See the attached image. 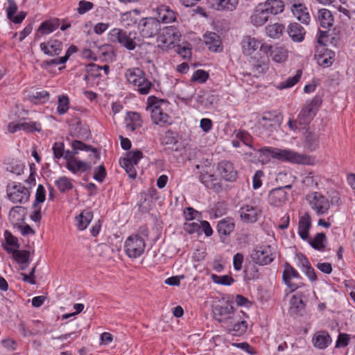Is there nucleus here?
<instances>
[{"label": "nucleus", "mask_w": 355, "mask_h": 355, "mask_svg": "<svg viewBox=\"0 0 355 355\" xmlns=\"http://www.w3.org/2000/svg\"><path fill=\"white\" fill-rule=\"evenodd\" d=\"M269 17V15L266 12L262 5L259 3L251 15L250 21L253 25L260 26L263 25L268 20Z\"/></svg>", "instance_id": "obj_25"}, {"label": "nucleus", "mask_w": 355, "mask_h": 355, "mask_svg": "<svg viewBox=\"0 0 355 355\" xmlns=\"http://www.w3.org/2000/svg\"><path fill=\"white\" fill-rule=\"evenodd\" d=\"M261 4L269 16L281 13L284 8V2L282 0H267L265 3Z\"/></svg>", "instance_id": "obj_29"}, {"label": "nucleus", "mask_w": 355, "mask_h": 355, "mask_svg": "<svg viewBox=\"0 0 355 355\" xmlns=\"http://www.w3.org/2000/svg\"><path fill=\"white\" fill-rule=\"evenodd\" d=\"M13 256L18 263L22 264L28 262L30 253L27 250H15Z\"/></svg>", "instance_id": "obj_52"}, {"label": "nucleus", "mask_w": 355, "mask_h": 355, "mask_svg": "<svg viewBox=\"0 0 355 355\" xmlns=\"http://www.w3.org/2000/svg\"><path fill=\"white\" fill-rule=\"evenodd\" d=\"M247 327L246 321L242 320L238 313L235 315L234 319L227 324V331L233 336H241L246 331Z\"/></svg>", "instance_id": "obj_19"}, {"label": "nucleus", "mask_w": 355, "mask_h": 355, "mask_svg": "<svg viewBox=\"0 0 355 355\" xmlns=\"http://www.w3.org/2000/svg\"><path fill=\"white\" fill-rule=\"evenodd\" d=\"M120 164L123 168H125L126 173L128 174L130 178L134 179L136 178L137 171L135 168V166H136L135 164L125 163V162L123 161H120Z\"/></svg>", "instance_id": "obj_56"}, {"label": "nucleus", "mask_w": 355, "mask_h": 355, "mask_svg": "<svg viewBox=\"0 0 355 355\" xmlns=\"http://www.w3.org/2000/svg\"><path fill=\"white\" fill-rule=\"evenodd\" d=\"M25 214V207L21 206L14 207L9 212V220L13 224H17L24 220Z\"/></svg>", "instance_id": "obj_38"}, {"label": "nucleus", "mask_w": 355, "mask_h": 355, "mask_svg": "<svg viewBox=\"0 0 355 355\" xmlns=\"http://www.w3.org/2000/svg\"><path fill=\"white\" fill-rule=\"evenodd\" d=\"M312 342L315 347L324 349L331 344V338L328 332L319 331L313 335Z\"/></svg>", "instance_id": "obj_26"}, {"label": "nucleus", "mask_w": 355, "mask_h": 355, "mask_svg": "<svg viewBox=\"0 0 355 355\" xmlns=\"http://www.w3.org/2000/svg\"><path fill=\"white\" fill-rule=\"evenodd\" d=\"M71 147L72 149L74 150V153L76 154L78 153L79 150L92 151L94 153V156L96 159H98L100 158V155L96 148H93L92 146L84 144L83 141L74 140L71 143Z\"/></svg>", "instance_id": "obj_40"}, {"label": "nucleus", "mask_w": 355, "mask_h": 355, "mask_svg": "<svg viewBox=\"0 0 355 355\" xmlns=\"http://www.w3.org/2000/svg\"><path fill=\"white\" fill-rule=\"evenodd\" d=\"M24 166L19 162H12L7 167V171L16 174L21 175L24 172Z\"/></svg>", "instance_id": "obj_53"}, {"label": "nucleus", "mask_w": 355, "mask_h": 355, "mask_svg": "<svg viewBox=\"0 0 355 355\" xmlns=\"http://www.w3.org/2000/svg\"><path fill=\"white\" fill-rule=\"evenodd\" d=\"M21 130H26L28 132H33V131L40 132L41 130V125L40 123H37V122L21 123Z\"/></svg>", "instance_id": "obj_55"}, {"label": "nucleus", "mask_w": 355, "mask_h": 355, "mask_svg": "<svg viewBox=\"0 0 355 355\" xmlns=\"http://www.w3.org/2000/svg\"><path fill=\"white\" fill-rule=\"evenodd\" d=\"M311 226V218L308 214H305L300 217L299 220L298 233L302 239H308Z\"/></svg>", "instance_id": "obj_30"}, {"label": "nucleus", "mask_w": 355, "mask_h": 355, "mask_svg": "<svg viewBox=\"0 0 355 355\" xmlns=\"http://www.w3.org/2000/svg\"><path fill=\"white\" fill-rule=\"evenodd\" d=\"M284 26L282 24L275 23L272 25H268L266 27V33L271 38H279L283 33Z\"/></svg>", "instance_id": "obj_44"}, {"label": "nucleus", "mask_w": 355, "mask_h": 355, "mask_svg": "<svg viewBox=\"0 0 355 355\" xmlns=\"http://www.w3.org/2000/svg\"><path fill=\"white\" fill-rule=\"evenodd\" d=\"M243 262V255L241 253L237 252L233 257V266L236 270H240L242 268Z\"/></svg>", "instance_id": "obj_64"}, {"label": "nucleus", "mask_w": 355, "mask_h": 355, "mask_svg": "<svg viewBox=\"0 0 355 355\" xmlns=\"http://www.w3.org/2000/svg\"><path fill=\"white\" fill-rule=\"evenodd\" d=\"M55 184L61 193H67L73 188L71 180L65 176L59 178L55 181Z\"/></svg>", "instance_id": "obj_43"}, {"label": "nucleus", "mask_w": 355, "mask_h": 355, "mask_svg": "<svg viewBox=\"0 0 355 355\" xmlns=\"http://www.w3.org/2000/svg\"><path fill=\"white\" fill-rule=\"evenodd\" d=\"M29 99L35 104L44 103L49 101V93L45 90L36 92L29 96Z\"/></svg>", "instance_id": "obj_47"}, {"label": "nucleus", "mask_w": 355, "mask_h": 355, "mask_svg": "<svg viewBox=\"0 0 355 355\" xmlns=\"http://www.w3.org/2000/svg\"><path fill=\"white\" fill-rule=\"evenodd\" d=\"M279 116L270 112L265 114L258 122V132L261 137L268 138L277 130L279 125Z\"/></svg>", "instance_id": "obj_5"}, {"label": "nucleus", "mask_w": 355, "mask_h": 355, "mask_svg": "<svg viewBox=\"0 0 355 355\" xmlns=\"http://www.w3.org/2000/svg\"><path fill=\"white\" fill-rule=\"evenodd\" d=\"M306 200L318 215L327 214L330 208L328 198L319 192L309 193L306 196Z\"/></svg>", "instance_id": "obj_8"}, {"label": "nucleus", "mask_w": 355, "mask_h": 355, "mask_svg": "<svg viewBox=\"0 0 355 355\" xmlns=\"http://www.w3.org/2000/svg\"><path fill=\"white\" fill-rule=\"evenodd\" d=\"M261 49L264 51H270L272 60L278 63L284 62L288 57V51L283 46L261 45Z\"/></svg>", "instance_id": "obj_18"}, {"label": "nucleus", "mask_w": 355, "mask_h": 355, "mask_svg": "<svg viewBox=\"0 0 355 355\" xmlns=\"http://www.w3.org/2000/svg\"><path fill=\"white\" fill-rule=\"evenodd\" d=\"M287 33L294 42H302L306 35L304 27L297 22L291 23L288 26Z\"/></svg>", "instance_id": "obj_23"}, {"label": "nucleus", "mask_w": 355, "mask_h": 355, "mask_svg": "<svg viewBox=\"0 0 355 355\" xmlns=\"http://www.w3.org/2000/svg\"><path fill=\"white\" fill-rule=\"evenodd\" d=\"M289 313L291 315H302L304 311L306 303L301 293L293 295L290 300Z\"/></svg>", "instance_id": "obj_22"}, {"label": "nucleus", "mask_w": 355, "mask_h": 355, "mask_svg": "<svg viewBox=\"0 0 355 355\" xmlns=\"http://www.w3.org/2000/svg\"><path fill=\"white\" fill-rule=\"evenodd\" d=\"M211 279L216 284L225 285V286H230L234 282V279L230 276H228V275L218 276L215 274H213L211 275Z\"/></svg>", "instance_id": "obj_50"}, {"label": "nucleus", "mask_w": 355, "mask_h": 355, "mask_svg": "<svg viewBox=\"0 0 355 355\" xmlns=\"http://www.w3.org/2000/svg\"><path fill=\"white\" fill-rule=\"evenodd\" d=\"M204 41L210 50L213 51H222V42L217 33L214 32L206 33L204 35Z\"/></svg>", "instance_id": "obj_27"}, {"label": "nucleus", "mask_w": 355, "mask_h": 355, "mask_svg": "<svg viewBox=\"0 0 355 355\" xmlns=\"http://www.w3.org/2000/svg\"><path fill=\"white\" fill-rule=\"evenodd\" d=\"M305 146L313 151L315 150L319 144V136L311 131L307 130L304 135Z\"/></svg>", "instance_id": "obj_39"}, {"label": "nucleus", "mask_w": 355, "mask_h": 355, "mask_svg": "<svg viewBox=\"0 0 355 355\" xmlns=\"http://www.w3.org/2000/svg\"><path fill=\"white\" fill-rule=\"evenodd\" d=\"M241 46L243 54L246 55H251L259 48L261 49V46L258 40L249 35H246L243 37L241 41Z\"/></svg>", "instance_id": "obj_24"}, {"label": "nucleus", "mask_w": 355, "mask_h": 355, "mask_svg": "<svg viewBox=\"0 0 355 355\" xmlns=\"http://www.w3.org/2000/svg\"><path fill=\"white\" fill-rule=\"evenodd\" d=\"M142 157L143 153L141 150H131L128 152L125 157L123 158L121 161L137 165Z\"/></svg>", "instance_id": "obj_46"}, {"label": "nucleus", "mask_w": 355, "mask_h": 355, "mask_svg": "<svg viewBox=\"0 0 355 355\" xmlns=\"http://www.w3.org/2000/svg\"><path fill=\"white\" fill-rule=\"evenodd\" d=\"M291 184H287L271 190L268 194V202L270 205L274 207L283 205L287 200V193L284 189H291Z\"/></svg>", "instance_id": "obj_16"}, {"label": "nucleus", "mask_w": 355, "mask_h": 355, "mask_svg": "<svg viewBox=\"0 0 355 355\" xmlns=\"http://www.w3.org/2000/svg\"><path fill=\"white\" fill-rule=\"evenodd\" d=\"M293 16L301 23L308 25L311 21V15L309 9L305 4L300 6L297 8L293 10Z\"/></svg>", "instance_id": "obj_33"}, {"label": "nucleus", "mask_w": 355, "mask_h": 355, "mask_svg": "<svg viewBox=\"0 0 355 355\" xmlns=\"http://www.w3.org/2000/svg\"><path fill=\"white\" fill-rule=\"evenodd\" d=\"M235 224L231 218L220 220L217 225V231L220 236H228L234 230Z\"/></svg>", "instance_id": "obj_32"}, {"label": "nucleus", "mask_w": 355, "mask_h": 355, "mask_svg": "<svg viewBox=\"0 0 355 355\" xmlns=\"http://www.w3.org/2000/svg\"><path fill=\"white\" fill-rule=\"evenodd\" d=\"M147 110L151 113V119L153 122L158 125L163 126L171 124V118L169 115L164 112L161 105L165 103L162 99H159L155 96H150L148 98Z\"/></svg>", "instance_id": "obj_3"}, {"label": "nucleus", "mask_w": 355, "mask_h": 355, "mask_svg": "<svg viewBox=\"0 0 355 355\" xmlns=\"http://www.w3.org/2000/svg\"><path fill=\"white\" fill-rule=\"evenodd\" d=\"M7 195L13 203H24L29 200L31 193L26 187L18 184L10 188L8 187Z\"/></svg>", "instance_id": "obj_13"}, {"label": "nucleus", "mask_w": 355, "mask_h": 355, "mask_svg": "<svg viewBox=\"0 0 355 355\" xmlns=\"http://www.w3.org/2000/svg\"><path fill=\"white\" fill-rule=\"evenodd\" d=\"M157 17L164 24L172 23L176 21L178 13L168 6L162 4L156 8Z\"/></svg>", "instance_id": "obj_20"}, {"label": "nucleus", "mask_w": 355, "mask_h": 355, "mask_svg": "<svg viewBox=\"0 0 355 355\" xmlns=\"http://www.w3.org/2000/svg\"><path fill=\"white\" fill-rule=\"evenodd\" d=\"M282 277L284 283L291 290V292L295 291L297 288L300 287V283L292 282V279H300V276L297 271L288 263H286L284 265V270L283 271Z\"/></svg>", "instance_id": "obj_17"}, {"label": "nucleus", "mask_w": 355, "mask_h": 355, "mask_svg": "<svg viewBox=\"0 0 355 355\" xmlns=\"http://www.w3.org/2000/svg\"><path fill=\"white\" fill-rule=\"evenodd\" d=\"M101 68H100V65L95 63H91L87 66V71L92 76H101Z\"/></svg>", "instance_id": "obj_62"}, {"label": "nucleus", "mask_w": 355, "mask_h": 355, "mask_svg": "<svg viewBox=\"0 0 355 355\" xmlns=\"http://www.w3.org/2000/svg\"><path fill=\"white\" fill-rule=\"evenodd\" d=\"M331 54H333V53L330 51L329 54L327 55L324 54L320 55L318 58L319 64L323 66L324 67L330 66L334 62L333 56Z\"/></svg>", "instance_id": "obj_58"}, {"label": "nucleus", "mask_w": 355, "mask_h": 355, "mask_svg": "<svg viewBox=\"0 0 355 355\" xmlns=\"http://www.w3.org/2000/svg\"><path fill=\"white\" fill-rule=\"evenodd\" d=\"M59 26L58 20L46 21L41 24L38 28V31L43 35H47L58 28Z\"/></svg>", "instance_id": "obj_42"}, {"label": "nucleus", "mask_w": 355, "mask_h": 355, "mask_svg": "<svg viewBox=\"0 0 355 355\" xmlns=\"http://www.w3.org/2000/svg\"><path fill=\"white\" fill-rule=\"evenodd\" d=\"M209 78V74L204 70L198 69L194 72L191 80L200 83H205Z\"/></svg>", "instance_id": "obj_54"}, {"label": "nucleus", "mask_w": 355, "mask_h": 355, "mask_svg": "<svg viewBox=\"0 0 355 355\" xmlns=\"http://www.w3.org/2000/svg\"><path fill=\"white\" fill-rule=\"evenodd\" d=\"M54 157L60 159L64 155V144L62 142H55L53 146Z\"/></svg>", "instance_id": "obj_59"}, {"label": "nucleus", "mask_w": 355, "mask_h": 355, "mask_svg": "<svg viewBox=\"0 0 355 355\" xmlns=\"http://www.w3.org/2000/svg\"><path fill=\"white\" fill-rule=\"evenodd\" d=\"M137 33L135 31L127 32L120 28H113L110 35L113 41L118 42L122 46L129 51L135 49L137 44L135 40Z\"/></svg>", "instance_id": "obj_4"}, {"label": "nucleus", "mask_w": 355, "mask_h": 355, "mask_svg": "<svg viewBox=\"0 0 355 355\" xmlns=\"http://www.w3.org/2000/svg\"><path fill=\"white\" fill-rule=\"evenodd\" d=\"M252 261L261 266L270 263L275 259L270 245H261L256 247L251 253Z\"/></svg>", "instance_id": "obj_12"}, {"label": "nucleus", "mask_w": 355, "mask_h": 355, "mask_svg": "<svg viewBox=\"0 0 355 355\" xmlns=\"http://www.w3.org/2000/svg\"><path fill=\"white\" fill-rule=\"evenodd\" d=\"M125 76L127 81L132 85L140 94L146 95L150 92L153 83L146 78V73L141 69L129 68L125 71Z\"/></svg>", "instance_id": "obj_2"}, {"label": "nucleus", "mask_w": 355, "mask_h": 355, "mask_svg": "<svg viewBox=\"0 0 355 355\" xmlns=\"http://www.w3.org/2000/svg\"><path fill=\"white\" fill-rule=\"evenodd\" d=\"M261 211V207L255 201H251L250 204L244 205L240 208L239 214L242 221L255 223Z\"/></svg>", "instance_id": "obj_11"}, {"label": "nucleus", "mask_w": 355, "mask_h": 355, "mask_svg": "<svg viewBox=\"0 0 355 355\" xmlns=\"http://www.w3.org/2000/svg\"><path fill=\"white\" fill-rule=\"evenodd\" d=\"M263 155H270L272 158L297 164H309L310 157L288 149L265 147L259 150Z\"/></svg>", "instance_id": "obj_1"}, {"label": "nucleus", "mask_w": 355, "mask_h": 355, "mask_svg": "<svg viewBox=\"0 0 355 355\" xmlns=\"http://www.w3.org/2000/svg\"><path fill=\"white\" fill-rule=\"evenodd\" d=\"M93 218V214L89 210H83L81 214L76 216L77 227L80 230H84L87 227Z\"/></svg>", "instance_id": "obj_37"}, {"label": "nucleus", "mask_w": 355, "mask_h": 355, "mask_svg": "<svg viewBox=\"0 0 355 355\" xmlns=\"http://www.w3.org/2000/svg\"><path fill=\"white\" fill-rule=\"evenodd\" d=\"M106 176L105 168L103 165H100L95 168L94 171V178L99 182H102Z\"/></svg>", "instance_id": "obj_57"}, {"label": "nucleus", "mask_w": 355, "mask_h": 355, "mask_svg": "<svg viewBox=\"0 0 355 355\" xmlns=\"http://www.w3.org/2000/svg\"><path fill=\"white\" fill-rule=\"evenodd\" d=\"M125 125L128 130L134 131L142 125L140 115L137 112H130L125 118Z\"/></svg>", "instance_id": "obj_36"}, {"label": "nucleus", "mask_w": 355, "mask_h": 355, "mask_svg": "<svg viewBox=\"0 0 355 355\" xmlns=\"http://www.w3.org/2000/svg\"><path fill=\"white\" fill-rule=\"evenodd\" d=\"M320 103V100L316 97L305 103L297 116L299 125H306L311 122L315 116Z\"/></svg>", "instance_id": "obj_9"}, {"label": "nucleus", "mask_w": 355, "mask_h": 355, "mask_svg": "<svg viewBox=\"0 0 355 355\" xmlns=\"http://www.w3.org/2000/svg\"><path fill=\"white\" fill-rule=\"evenodd\" d=\"M144 239L138 234L130 236L125 242L124 250L130 258H137L144 252Z\"/></svg>", "instance_id": "obj_6"}, {"label": "nucleus", "mask_w": 355, "mask_h": 355, "mask_svg": "<svg viewBox=\"0 0 355 355\" xmlns=\"http://www.w3.org/2000/svg\"><path fill=\"white\" fill-rule=\"evenodd\" d=\"M40 46L41 51L49 56L58 55L62 51V43L58 40H51L47 42H42Z\"/></svg>", "instance_id": "obj_21"}, {"label": "nucleus", "mask_w": 355, "mask_h": 355, "mask_svg": "<svg viewBox=\"0 0 355 355\" xmlns=\"http://www.w3.org/2000/svg\"><path fill=\"white\" fill-rule=\"evenodd\" d=\"M218 11L232 12L236 9L239 0H211Z\"/></svg>", "instance_id": "obj_31"}, {"label": "nucleus", "mask_w": 355, "mask_h": 355, "mask_svg": "<svg viewBox=\"0 0 355 355\" xmlns=\"http://www.w3.org/2000/svg\"><path fill=\"white\" fill-rule=\"evenodd\" d=\"M46 199V190L43 185L39 184L35 193V200L33 205V208H37L39 203H42Z\"/></svg>", "instance_id": "obj_51"}, {"label": "nucleus", "mask_w": 355, "mask_h": 355, "mask_svg": "<svg viewBox=\"0 0 355 355\" xmlns=\"http://www.w3.org/2000/svg\"><path fill=\"white\" fill-rule=\"evenodd\" d=\"M349 338L347 334H340L336 343V347H345L349 344Z\"/></svg>", "instance_id": "obj_63"}, {"label": "nucleus", "mask_w": 355, "mask_h": 355, "mask_svg": "<svg viewBox=\"0 0 355 355\" xmlns=\"http://www.w3.org/2000/svg\"><path fill=\"white\" fill-rule=\"evenodd\" d=\"M234 134L236 138L240 140L241 142H243V144H245V146H248L252 149H254L253 146L252 144V137L247 131L244 130H235Z\"/></svg>", "instance_id": "obj_45"}, {"label": "nucleus", "mask_w": 355, "mask_h": 355, "mask_svg": "<svg viewBox=\"0 0 355 355\" xmlns=\"http://www.w3.org/2000/svg\"><path fill=\"white\" fill-rule=\"evenodd\" d=\"M327 243V237L324 233H318L314 239L309 241L310 245L319 251H323Z\"/></svg>", "instance_id": "obj_41"}, {"label": "nucleus", "mask_w": 355, "mask_h": 355, "mask_svg": "<svg viewBox=\"0 0 355 355\" xmlns=\"http://www.w3.org/2000/svg\"><path fill=\"white\" fill-rule=\"evenodd\" d=\"M181 34L178 29L173 26H166L163 29V33L157 38V41L164 46H169L180 41Z\"/></svg>", "instance_id": "obj_14"}, {"label": "nucleus", "mask_w": 355, "mask_h": 355, "mask_svg": "<svg viewBox=\"0 0 355 355\" xmlns=\"http://www.w3.org/2000/svg\"><path fill=\"white\" fill-rule=\"evenodd\" d=\"M200 181L207 188L212 189L216 192L221 190V185L214 174H209L207 172L202 173L200 175Z\"/></svg>", "instance_id": "obj_28"}, {"label": "nucleus", "mask_w": 355, "mask_h": 355, "mask_svg": "<svg viewBox=\"0 0 355 355\" xmlns=\"http://www.w3.org/2000/svg\"><path fill=\"white\" fill-rule=\"evenodd\" d=\"M318 18L320 26L324 28H329L333 25L334 17L331 12L327 9H320L318 10Z\"/></svg>", "instance_id": "obj_35"}, {"label": "nucleus", "mask_w": 355, "mask_h": 355, "mask_svg": "<svg viewBox=\"0 0 355 355\" xmlns=\"http://www.w3.org/2000/svg\"><path fill=\"white\" fill-rule=\"evenodd\" d=\"M138 28L142 37L151 38L160 32L161 23L157 18L145 17L139 21Z\"/></svg>", "instance_id": "obj_7"}, {"label": "nucleus", "mask_w": 355, "mask_h": 355, "mask_svg": "<svg viewBox=\"0 0 355 355\" xmlns=\"http://www.w3.org/2000/svg\"><path fill=\"white\" fill-rule=\"evenodd\" d=\"M263 175V172L262 171H257L254 173L253 178H252V187L254 189H259L261 184V178Z\"/></svg>", "instance_id": "obj_61"}, {"label": "nucleus", "mask_w": 355, "mask_h": 355, "mask_svg": "<svg viewBox=\"0 0 355 355\" xmlns=\"http://www.w3.org/2000/svg\"><path fill=\"white\" fill-rule=\"evenodd\" d=\"M94 5L90 1H80L78 3V12L83 15L93 8Z\"/></svg>", "instance_id": "obj_60"}, {"label": "nucleus", "mask_w": 355, "mask_h": 355, "mask_svg": "<svg viewBox=\"0 0 355 355\" xmlns=\"http://www.w3.org/2000/svg\"><path fill=\"white\" fill-rule=\"evenodd\" d=\"M69 107V99L67 96L62 95L58 97L57 112L59 114H65Z\"/></svg>", "instance_id": "obj_48"}, {"label": "nucleus", "mask_w": 355, "mask_h": 355, "mask_svg": "<svg viewBox=\"0 0 355 355\" xmlns=\"http://www.w3.org/2000/svg\"><path fill=\"white\" fill-rule=\"evenodd\" d=\"M214 318L220 323L227 324L231 320L234 319L237 312L234 307L227 303L223 304H216L212 309Z\"/></svg>", "instance_id": "obj_10"}, {"label": "nucleus", "mask_w": 355, "mask_h": 355, "mask_svg": "<svg viewBox=\"0 0 355 355\" xmlns=\"http://www.w3.org/2000/svg\"><path fill=\"white\" fill-rule=\"evenodd\" d=\"M302 73L301 70H297L295 76L289 77L285 82L281 83L279 89L289 88L295 85L300 80Z\"/></svg>", "instance_id": "obj_49"}, {"label": "nucleus", "mask_w": 355, "mask_h": 355, "mask_svg": "<svg viewBox=\"0 0 355 355\" xmlns=\"http://www.w3.org/2000/svg\"><path fill=\"white\" fill-rule=\"evenodd\" d=\"M220 176L227 182H234L238 177V172L234 164L230 161H222L217 167Z\"/></svg>", "instance_id": "obj_15"}, {"label": "nucleus", "mask_w": 355, "mask_h": 355, "mask_svg": "<svg viewBox=\"0 0 355 355\" xmlns=\"http://www.w3.org/2000/svg\"><path fill=\"white\" fill-rule=\"evenodd\" d=\"M66 166L74 173L78 171L85 172L91 168V166L88 163L78 160L76 157L67 162Z\"/></svg>", "instance_id": "obj_34"}]
</instances>
